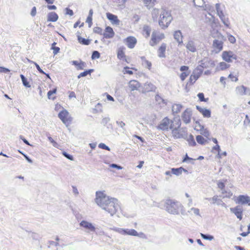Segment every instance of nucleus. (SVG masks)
I'll return each mask as SVG.
<instances>
[{"label": "nucleus", "instance_id": "f257e3e1", "mask_svg": "<svg viewBox=\"0 0 250 250\" xmlns=\"http://www.w3.org/2000/svg\"><path fill=\"white\" fill-rule=\"evenodd\" d=\"M166 210L169 213L174 215L186 214V211L183 205L178 201L172 199H167L164 205Z\"/></svg>", "mask_w": 250, "mask_h": 250}, {"label": "nucleus", "instance_id": "f03ea898", "mask_svg": "<svg viewBox=\"0 0 250 250\" xmlns=\"http://www.w3.org/2000/svg\"><path fill=\"white\" fill-rule=\"evenodd\" d=\"M172 20L171 13L168 10L161 9V15L158 21L159 25L163 29H166Z\"/></svg>", "mask_w": 250, "mask_h": 250}, {"label": "nucleus", "instance_id": "7ed1b4c3", "mask_svg": "<svg viewBox=\"0 0 250 250\" xmlns=\"http://www.w3.org/2000/svg\"><path fill=\"white\" fill-rule=\"evenodd\" d=\"M111 197L107 196L103 191H97L96 193L95 202L102 209L109 202Z\"/></svg>", "mask_w": 250, "mask_h": 250}, {"label": "nucleus", "instance_id": "20e7f679", "mask_svg": "<svg viewBox=\"0 0 250 250\" xmlns=\"http://www.w3.org/2000/svg\"><path fill=\"white\" fill-rule=\"evenodd\" d=\"M120 206L117 199L111 198L107 205L103 208V209L108 212L111 216H113L118 211Z\"/></svg>", "mask_w": 250, "mask_h": 250}, {"label": "nucleus", "instance_id": "39448f33", "mask_svg": "<svg viewBox=\"0 0 250 250\" xmlns=\"http://www.w3.org/2000/svg\"><path fill=\"white\" fill-rule=\"evenodd\" d=\"M172 136L175 139L184 138L187 137V132L186 128H179L172 130Z\"/></svg>", "mask_w": 250, "mask_h": 250}, {"label": "nucleus", "instance_id": "423d86ee", "mask_svg": "<svg viewBox=\"0 0 250 250\" xmlns=\"http://www.w3.org/2000/svg\"><path fill=\"white\" fill-rule=\"evenodd\" d=\"M215 8L217 11V15L220 18L222 22L227 27H229V21L228 18H226L222 10L220 9V5L219 3H216L215 4Z\"/></svg>", "mask_w": 250, "mask_h": 250}, {"label": "nucleus", "instance_id": "0eeeda50", "mask_svg": "<svg viewBox=\"0 0 250 250\" xmlns=\"http://www.w3.org/2000/svg\"><path fill=\"white\" fill-rule=\"evenodd\" d=\"M236 203L243 205L250 206V196L247 195H240L237 197Z\"/></svg>", "mask_w": 250, "mask_h": 250}, {"label": "nucleus", "instance_id": "6e6552de", "mask_svg": "<svg viewBox=\"0 0 250 250\" xmlns=\"http://www.w3.org/2000/svg\"><path fill=\"white\" fill-rule=\"evenodd\" d=\"M223 59L227 62H232V59L236 60L237 56L232 51H224L222 53Z\"/></svg>", "mask_w": 250, "mask_h": 250}, {"label": "nucleus", "instance_id": "1a4fd4ad", "mask_svg": "<svg viewBox=\"0 0 250 250\" xmlns=\"http://www.w3.org/2000/svg\"><path fill=\"white\" fill-rule=\"evenodd\" d=\"M236 92L239 95H248L250 96V89L249 87L244 85L237 86L236 88Z\"/></svg>", "mask_w": 250, "mask_h": 250}, {"label": "nucleus", "instance_id": "9d476101", "mask_svg": "<svg viewBox=\"0 0 250 250\" xmlns=\"http://www.w3.org/2000/svg\"><path fill=\"white\" fill-rule=\"evenodd\" d=\"M169 129H177L180 127L181 125V120L179 117H176L172 120H170Z\"/></svg>", "mask_w": 250, "mask_h": 250}, {"label": "nucleus", "instance_id": "9b49d317", "mask_svg": "<svg viewBox=\"0 0 250 250\" xmlns=\"http://www.w3.org/2000/svg\"><path fill=\"white\" fill-rule=\"evenodd\" d=\"M170 124L169 119L166 117L162 120L161 123L158 126V128L162 130H167L169 128Z\"/></svg>", "mask_w": 250, "mask_h": 250}, {"label": "nucleus", "instance_id": "f8f14e48", "mask_svg": "<svg viewBox=\"0 0 250 250\" xmlns=\"http://www.w3.org/2000/svg\"><path fill=\"white\" fill-rule=\"evenodd\" d=\"M230 211L234 213L240 220H242L243 209L241 206H237L235 208H230Z\"/></svg>", "mask_w": 250, "mask_h": 250}, {"label": "nucleus", "instance_id": "ddd939ff", "mask_svg": "<svg viewBox=\"0 0 250 250\" xmlns=\"http://www.w3.org/2000/svg\"><path fill=\"white\" fill-rule=\"evenodd\" d=\"M191 115V111L188 108L185 110V111L182 113V118L183 122L186 124H189L190 122Z\"/></svg>", "mask_w": 250, "mask_h": 250}, {"label": "nucleus", "instance_id": "4468645a", "mask_svg": "<svg viewBox=\"0 0 250 250\" xmlns=\"http://www.w3.org/2000/svg\"><path fill=\"white\" fill-rule=\"evenodd\" d=\"M124 42H126V44L129 48H133L136 43V39L133 36H129L125 39Z\"/></svg>", "mask_w": 250, "mask_h": 250}, {"label": "nucleus", "instance_id": "2eb2a0df", "mask_svg": "<svg viewBox=\"0 0 250 250\" xmlns=\"http://www.w3.org/2000/svg\"><path fill=\"white\" fill-rule=\"evenodd\" d=\"M156 87L151 83L146 82L144 84L143 87V93H147L150 91H155Z\"/></svg>", "mask_w": 250, "mask_h": 250}, {"label": "nucleus", "instance_id": "dca6fc26", "mask_svg": "<svg viewBox=\"0 0 250 250\" xmlns=\"http://www.w3.org/2000/svg\"><path fill=\"white\" fill-rule=\"evenodd\" d=\"M106 15L107 19L111 21L112 24L116 25H119L120 24V21L118 19L116 15L110 13H106Z\"/></svg>", "mask_w": 250, "mask_h": 250}, {"label": "nucleus", "instance_id": "f3484780", "mask_svg": "<svg viewBox=\"0 0 250 250\" xmlns=\"http://www.w3.org/2000/svg\"><path fill=\"white\" fill-rule=\"evenodd\" d=\"M203 72V66L198 65L193 70L192 73V77L194 78V81L195 82L201 76Z\"/></svg>", "mask_w": 250, "mask_h": 250}, {"label": "nucleus", "instance_id": "a211bd4d", "mask_svg": "<svg viewBox=\"0 0 250 250\" xmlns=\"http://www.w3.org/2000/svg\"><path fill=\"white\" fill-rule=\"evenodd\" d=\"M80 225L81 227H82L90 231L94 232L95 230V227L91 223L88 222L86 221H82L80 223Z\"/></svg>", "mask_w": 250, "mask_h": 250}, {"label": "nucleus", "instance_id": "6ab92c4d", "mask_svg": "<svg viewBox=\"0 0 250 250\" xmlns=\"http://www.w3.org/2000/svg\"><path fill=\"white\" fill-rule=\"evenodd\" d=\"M114 35L115 33L113 29L110 26L106 27L105 32L103 33L104 37L106 39H111L112 38Z\"/></svg>", "mask_w": 250, "mask_h": 250}, {"label": "nucleus", "instance_id": "aec40b11", "mask_svg": "<svg viewBox=\"0 0 250 250\" xmlns=\"http://www.w3.org/2000/svg\"><path fill=\"white\" fill-rule=\"evenodd\" d=\"M223 42L218 39L213 41L212 46L216 53L221 51L223 49Z\"/></svg>", "mask_w": 250, "mask_h": 250}, {"label": "nucleus", "instance_id": "412c9836", "mask_svg": "<svg viewBox=\"0 0 250 250\" xmlns=\"http://www.w3.org/2000/svg\"><path fill=\"white\" fill-rule=\"evenodd\" d=\"M196 109L202 114L203 116L206 118H209L211 116V111L209 109L202 108L198 105L196 106Z\"/></svg>", "mask_w": 250, "mask_h": 250}, {"label": "nucleus", "instance_id": "4be33fe9", "mask_svg": "<svg viewBox=\"0 0 250 250\" xmlns=\"http://www.w3.org/2000/svg\"><path fill=\"white\" fill-rule=\"evenodd\" d=\"M173 36L174 39L178 42L179 45L183 44V36L180 30L175 31L173 34Z\"/></svg>", "mask_w": 250, "mask_h": 250}, {"label": "nucleus", "instance_id": "5701e85b", "mask_svg": "<svg viewBox=\"0 0 250 250\" xmlns=\"http://www.w3.org/2000/svg\"><path fill=\"white\" fill-rule=\"evenodd\" d=\"M186 47L188 50L192 53L196 51V47L195 42L193 41H189L187 42Z\"/></svg>", "mask_w": 250, "mask_h": 250}, {"label": "nucleus", "instance_id": "b1692460", "mask_svg": "<svg viewBox=\"0 0 250 250\" xmlns=\"http://www.w3.org/2000/svg\"><path fill=\"white\" fill-rule=\"evenodd\" d=\"M140 86V83L136 80H131L129 82V87L131 91L137 90L138 88Z\"/></svg>", "mask_w": 250, "mask_h": 250}, {"label": "nucleus", "instance_id": "393cba45", "mask_svg": "<svg viewBox=\"0 0 250 250\" xmlns=\"http://www.w3.org/2000/svg\"><path fill=\"white\" fill-rule=\"evenodd\" d=\"M72 64L75 65L77 67V70H83L84 68L86 66V63L84 62L81 61L79 62L77 61H73L71 62Z\"/></svg>", "mask_w": 250, "mask_h": 250}, {"label": "nucleus", "instance_id": "a878e982", "mask_svg": "<svg viewBox=\"0 0 250 250\" xmlns=\"http://www.w3.org/2000/svg\"><path fill=\"white\" fill-rule=\"evenodd\" d=\"M69 115V112L66 109H63L58 114V117L61 120L63 123H65V119Z\"/></svg>", "mask_w": 250, "mask_h": 250}, {"label": "nucleus", "instance_id": "bb28decb", "mask_svg": "<svg viewBox=\"0 0 250 250\" xmlns=\"http://www.w3.org/2000/svg\"><path fill=\"white\" fill-rule=\"evenodd\" d=\"M58 18V15L54 12H50L47 15V21H48L55 22Z\"/></svg>", "mask_w": 250, "mask_h": 250}, {"label": "nucleus", "instance_id": "cd10ccee", "mask_svg": "<svg viewBox=\"0 0 250 250\" xmlns=\"http://www.w3.org/2000/svg\"><path fill=\"white\" fill-rule=\"evenodd\" d=\"M161 13V9H158L154 8L152 11V18L154 21H156L159 16H160Z\"/></svg>", "mask_w": 250, "mask_h": 250}, {"label": "nucleus", "instance_id": "c85d7f7f", "mask_svg": "<svg viewBox=\"0 0 250 250\" xmlns=\"http://www.w3.org/2000/svg\"><path fill=\"white\" fill-rule=\"evenodd\" d=\"M185 139L188 142L189 146H196V143L194 140L193 136L192 134H190L188 136L187 135V137H186Z\"/></svg>", "mask_w": 250, "mask_h": 250}, {"label": "nucleus", "instance_id": "c756f323", "mask_svg": "<svg viewBox=\"0 0 250 250\" xmlns=\"http://www.w3.org/2000/svg\"><path fill=\"white\" fill-rule=\"evenodd\" d=\"M183 105L181 104H175L172 106V111L173 113H178L180 112Z\"/></svg>", "mask_w": 250, "mask_h": 250}, {"label": "nucleus", "instance_id": "7c9ffc66", "mask_svg": "<svg viewBox=\"0 0 250 250\" xmlns=\"http://www.w3.org/2000/svg\"><path fill=\"white\" fill-rule=\"evenodd\" d=\"M166 49V45L165 43H163L159 47V57L161 58L165 57V52Z\"/></svg>", "mask_w": 250, "mask_h": 250}, {"label": "nucleus", "instance_id": "2f4dec72", "mask_svg": "<svg viewBox=\"0 0 250 250\" xmlns=\"http://www.w3.org/2000/svg\"><path fill=\"white\" fill-rule=\"evenodd\" d=\"M142 60V64L145 66L148 69H150L151 66V62L146 60V58L144 56L141 57Z\"/></svg>", "mask_w": 250, "mask_h": 250}, {"label": "nucleus", "instance_id": "473e14b6", "mask_svg": "<svg viewBox=\"0 0 250 250\" xmlns=\"http://www.w3.org/2000/svg\"><path fill=\"white\" fill-rule=\"evenodd\" d=\"M78 40L79 43L85 45H89L90 42V40L82 38L80 36H78Z\"/></svg>", "mask_w": 250, "mask_h": 250}, {"label": "nucleus", "instance_id": "72a5a7b5", "mask_svg": "<svg viewBox=\"0 0 250 250\" xmlns=\"http://www.w3.org/2000/svg\"><path fill=\"white\" fill-rule=\"evenodd\" d=\"M155 100L159 104H167V101L162 98L158 94L156 95Z\"/></svg>", "mask_w": 250, "mask_h": 250}, {"label": "nucleus", "instance_id": "f704fd0d", "mask_svg": "<svg viewBox=\"0 0 250 250\" xmlns=\"http://www.w3.org/2000/svg\"><path fill=\"white\" fill-rule=\"evenodd\" d=\"M171 169L173 174H174L176 176H179L182 173L183 167H180L179 168H172Z\"/></svg>", "mask_w": 250, "mask_h": 250}, {"label": "nucleus", "instance_id": "c9c22d12", "mask_svg": "<svg viewBox=\"0 0 250 250\" xmlns=\"http://www.w3.org/2000/svg\"><path fill=\"white\" fill-rule=\"evenodd\" d=\"M124 47H120L118 50L117 57L119 59H122L125 57V54L124 51Z\"/></svg>", "mask_w": 250, "mask_h": 250}, {"label": "nucleus", "instance_id": "e433bc0d", "mask_svg": "<svg viewBox=\"0 0 250 250\" xmlns=\"http://www.w3.org/2000/svg\"><path fill=\"white\" fill-rule=\"evenodd\" d=\"M20 77L21 79L23 85L26 87H30L31 85L29 84L27 79L22 74H21Z\"/></svg>", "mask_w": 250, "mask_h": 250}, {"label": "nucleus", "instance_id": "4c0bfd02", "mask_svg": "<svg viewBox=\"0 0 250 250\" xmlns=\"http://www.w3.org/2000/svg\"><path fill=\"white\" fill-rule=\"evenodd\" d=\"M196 139L197 143L201 145H204L207 142L201 135H197Z\"/></svg>", "mask_w": 250, "mask_h": 250}, {"label": "nucleus", "instance_id": "58836bf2", "mask_svg": "<svg viewBox=\"0 0 250 250\" xmlns=\"http://www.w3.org/2000/svg\"><path fill=\"white\" fill-rule=\"evenodd\" d=\"M143 31L146 33V37H148L150 34L151 28L147 25H145L143 27Z\"/></svg>", "mask_w": 250, "mask_h": 250}, {"label": "nucleus", "instance_id": "ea45409f", "mask_svg": "<svg viewBox=\"0 0 250 250\" xmlns=\"http://www.w3.org/2000/svg\"><path fill=\"white\" fill-rule=\"evenodd\" d=\"M200 133L205 137H208L209 135V131L207 129L204 128L203 126H200Z\"/></svg>", "mask_w": 250, "mask_h": 250}, {"label": "nucleus", "instance_id": "a19ab883", "mask_svg": "<svg viewBox=\"0 0 250 250\" xmlns=\"http://www.w3.org/2000/svg\"><path fill=\"white\" fill-rule=\"evenodd\" d=\"M222 195L221 196V197H222L223 198H230L232 195V193L230 191H227L225 190H222Z\"/></svg>", "mask_w": 250, "mask_h": 250}, {"label": "nucleus", "instance_id": "79ce46f5", "mask_svg": "<svg viewBox=\"0 0 250 250\" xmlns=\"http://www.w3.org/2000/svg\"><path fill=\"white\" fill-rule=\"evenodd\" d=\"M193 2L195 6L202 7L205 3L204 0H193Z\"/></svg>", "mask_w": 250, "mask_h": 250}, {"label": "nucleus", "instance_id": "37998d69", "mask_svg": "<svg viewBox=\"0 0 250 250\" xmlns=\"http://www.w3.org/2000/svg\"><path fill=\"white\" fill-rule=\"evenodd\" d=\"M201 236L203 239L209 241H211L214 239V237L212 235L205 234L202 233H201Z\"/></svg>", "mask_w": 250, "mask_h": 250}, {"label": "nucleus", "instance_id": "c03bdc74", "mask_svg": "<svg viewBox=\"0 0 250 250\" xmlns=\"http://www.w3.org/2000/svg\"><path fill=\"white\" fill-rule=\"evenodd\" d=\"M137 231L134 229H126V235L135 236L136 235Z\"/></svg>", "mask_w": 250, "mask_h": 250}, {"label": "nucleus", "instance_id": "a18cd8bd", "mask_svg": "<svg viewBox=\"0 0 250 250\" xmlns=\"http://www.w3.org/2000/svg\"><path fill=\"white\" fill-rule=\"evenodd\" d=\"M197 96L201 102H207L208 100V98H205L204 94L203 93H199Z\"/></svg>", "mask_w": 250, "mask_h": 250}, {"label": "nucleus", "instance_id": "49530a36", "mask_svg": "<svg viewBox=\"0 0 250 250\" xmlns=\"http://www.w3.org/2000/svg\"><path fill=\"white\" fill-rule=\"evenodd\" d=\"M229 67V65L225 62H221L219 64L220 69L223 70Z\"/></svg>", "mask_w": 250, "mask_h": 250}, {"label": "nucleus", "instance_id": "de8ad7c7", "mask_svg": "<svg viewBox=\"0 0 250 250\" xmlns=\"http://www.w3.org/2000/svg\"><path fill=\"white\" fill-rule=\"evenodd\" d=\"M57 92V89L56 88H54L51 90H49L48 92H47V97H48V98L49 99H53L54 100L55 99V97H51V95L53 94H55Z\"/></svg>", "mask_w": 250, "mask_h": 250}, {"label": "nucleus", "instance_id": "09e8293b", "mask_svg": "<svg viewBox=\"0 0 250 250\" xmlns=\"http://www.w3.org/2000/svg\"><path fill=\"white\" fill-rule=\"evenodd\" d=\"M100 57V54L98 51H94L92 52L91 59L92 60H94L96 59H98Z\"/></svg>", "mask_w": 250, "mask_h": 250}, {"label": "nucleus", "instance_id": "8fccbe9b", "mask_svg": "<svg viewBox=\"0 0 250 250\" xmlns=\"http://www.w3.org/2000/svg\"><path fill=\"white\" fill-rule=\"evenodd\" d=\"M72 120H73V118L72 117H71L70 116H69V115L68 116H67L64 120V121L66 123H63V124H65L67 126H68L71 123Z\"/></svg>", "mask_w": 250, "mask_h": 250}, {"label": "nucleus", "instance_id": "3c124183", "mask_svg": "<svg viewBox=\"0 0 250 250\" xmlns=\"http://www.w3.org/2000/svg\"><path fill=\"white\" fill-rule=\"evenodd\" d=\"M215 150L218 151L217 157L218 158H221V156H220L221 149H220V146L218 144H216V146H214L212 147V150Z\"/></svg>", "mask_w": 250, "mask_h": 250}, {"label": "nucleus", "instance_id": "603ef678", "mask_svg": "<svg viewBox=\"0 0 250 250\" xmlns=\"http://www.w3.org/2000/svg\"><path fill=\"white\" fill-rule=\"evenodd\" d=\"M116 124L119 125L120 127H121L123 130V132H125L126 131L125 128V124L124 122L123 121H116Z\"/></svg>", "mask_w": 250, "mask_h": 250}, {"label": "nucleus", "instance_id": "864d4df0", "mask_svg": "<svg viewBox=\"0 0 250 250\" xmlns=\"http://www.w3.org/2000/svg\"><path fill=\"white\" fill-rule=\"evenodd\" d=\"M28 61L29 62L33 63L35 64L36 68L37 69V70L39 71V72L40 73H41V74H45V73L41 68V67H40L38 63H37L36 62H34L33 61H30L29 60H28Z\"/></svg>", "mask_w": 250, "mask_h": 250}, {"label": "nucleus", "instance_id": "5fc2aeb1", "mask_svg": "<svg viewBox=\"0 0 250 250\" xmlns=\"http://www.w3.org/2000/svg\"><path fill=\"white\" fill-rule=\"evenodd\" d=\"M115 230L122 235H126V229H125L117 228L115 229Z\"/></svg>", "mask_w": 250, "mask_h": 250}, {"label": "nucleus", "instance_id": "6e6d98bb", "mask_svg": "<svg viewBox=\"0 0 250 250\" xmlns=\"http://www.w3.org/2000/svg\"><path fill=\"white\" fill-rule=\"evenodd\" d=\"M135 236H137V237H138L139 238H142V239H146L147 238V237H146V235L144 233H143L142 232L138 233L137 231L136 235Z\"/></svg>", "mask_w": 250, "mask_h": 250}, {"label": "nucleus", "instance_id": "4d7b16f0", "mask_svg": "<svg viewBox=\"0 0 250 250\" xmlns=\"http://www.w3.org/2000/svg\"><path fill=\"white\" fill-rule=\"evenodd\" d=\"M191 211H193L194 214L196 215H200V213H199V209L197 208H190V210H188V212L189 213Z\"/></svg>", "mask_w": 250, "mask_h": 250}, {"label": "nucleus", "instance_id": "13d9d810", "mask_svg": "<svg viewBox=\"0 0 250 250\" xmlns=\"http://www.w3.org/2000/svg\"><path fill=\"white\" fill-rule=\"evenodd\" d=\"M93 31L94 33L100 34V35H103L102 33L103 30L101 27H96L94 28Z\"/></svg>", "mask_w": 250, "mask_h": 250}, {"label": "nucleus", "instance_id": "bf43d9fd", "mask_svg": "<svg viewBox=\"0 0 250 250\" xmlns=\"http://www.w3.org/2000/svg\"><path fill=\"white\" fill-rule=\"evenodd\" d=\"M62 155H63L65 158H66L67 159H68V160H71V161L73 160V156H72L71 155H70V154H69L67 153V152H65V151H63V152H62Z\"/></svg>", "mask_w": 250, "mask_h": 250}, {"label": "nucleus", "instance_id": "052dcab7", "mask_svg": "<svg viewBox=\"0 0 250 250\" xmlns=\"http://www.w3.org/2000/svg\"><path fill=\"white\" fill-rule=\"evenodd\" d=\"M165 174L167 176V177H166V181H169L170 177H171L172 174H173L171 170L166 171Z\"/></svg>", "mask_w": 250, "mask_h": 250}, {"label": "nucleus", "instance_id": "680f3d73", "mask_svg": "<svg viewBox=\"0 0 250 250\" xmlns=\"http://www.w3.org/2000/svg\"><path fill=\"white\" fill-rule=\"evenodd\" d=\"M218 196L217 195H215L212 198H206L207 200H208V201H210V200H212L213 201V204H215L216 203L217 201H219V200H220V199H219L218 198Z\"/></svg>", "mask_w": 250, "mask_h": 250}, {"label": "nucleus", "instance_id": "e2e57ef3", "mask_svg": "<svg viewBox=\"0 0 250 250\" xmlns=\"http://www.w3.org/2000/svg\"><path fill=\"white\" fill-rule=\"evenodd\" d=\"M99 147L102 149L107 150L108 151L110 150V148L104 143H100L99 145Z\"/></svg>", "mask_w": 250, "mask_h": 250}, {"label": "nucleus", "instance_id": "0e129e2a", "mask_svg": "<svg viewBox=\"0 0 250 250\" xmlns=\"http://www.w3.org/2000/svg\"><path fill=\"white\" fill-rule=\"evenodd\" d=\"M151 41L153 42V43H150L152 46L157 43V38L154 33H152L151 36Z\"/></svg>", "mask_w": 250, "mask_h": 250}, {"label": "nucleus", "instance_id": "69168bd1", "mask_svg": "<svg viewBox=\"0 0 250 250\" xmlns=\"http://www.w3.org/2000/svg\"><path fill=\"white\" fill-rule=\"evenodd\" d=\"M110 121V118L108 117H105L103 119L102 121V124L105 126L107 125V123Z\"/></svg>", "mask_w": 250, "mask_h": 250}, {"label": "nucleus", "instance_id": "338daca9", "mask_svg": "<svg viewBox=\"0 0 250 250\" xmlns=\"http://www.w3.org/2000/svg\"><path fill=\"white\" fill-rule=\"evenodd\" d=\"M65 14L66 15H69L70 16H72L73 15L74 13L72 10L69 9V8H66L65 9Z\"/></svg>", "mask_w": 250, "mask_h": 250}, {"label": "nucleus", "instance_id": "774afa93", "mask_svg": "<svg viewBox=\"0 0 250 250\" xmlns=\"http://www.w3.org/2000/svg\"><path fill=\"white\" fill-rule=\"evenodd\" d=\"M109 166H110V167L115 168H117V169H119V170L123 169V167H121V166L118 165H117L116 164H112Z\"/></svg>", "mask_w": 250, "mask_h": 250}]
</instances>
